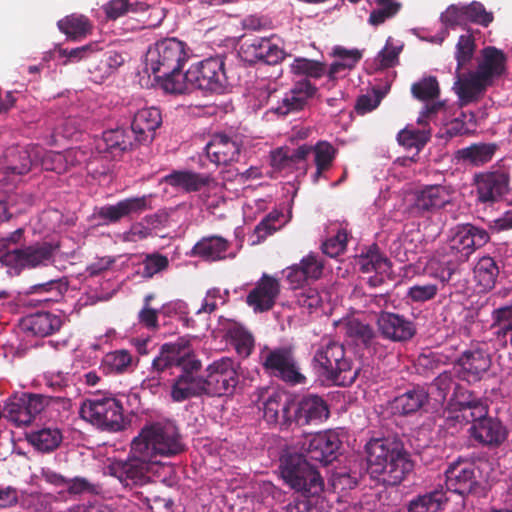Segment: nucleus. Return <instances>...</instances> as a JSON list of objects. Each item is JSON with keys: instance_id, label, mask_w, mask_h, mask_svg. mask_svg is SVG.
Wrapping results in <instances>:
<instances>
[{"instance_id": "nucleus-24", "label": "nucleus", "mask_w": 512, "mask_h": 512, "mask_svg": "<svg viewBox=\"0 0 512 512\" xmlns=\"http://www.w3.org/2000/svg\"><path fill=\"white\" fill-rule=\"evenodd\" d=\"M316 88L308 81L301 80L284 94L282 100L272 110L281 116L303 109L314 96Z\"/></svg>"}, {"instance_id": "nucleus-39", "label": "nucleus", "mask_w": 512, "mask_h": 512, "mask_svg": "<svg viewBox=\"0 0 512 512\" xmlns=\"http://www.w3.org/2000/svg\"><path fill=\"white\" fill-rule=\"evenodd\" d=\"M453 260L449 253H438L428 260L425 271L427 275L439 280L442 284L447 283L454 272Z\"/></svg>"}, {"instance_id": "nucleus-25", "label": "nucleus", "mask_w": 512, "mask_h": 512, "mask_svg": "<svg viewBox=\"0 0 512 512\" xmlns=\"http://www.w3.org/2000/svg\"><path fill=\"white\" fill-rule=\"evenodd\" d=\"M323 261L314 254H309L302 258L299 264L286 268L283 273L292 288L300 287L308 280H316L321 277L323 272Z\"/></svg>"}, {"instance_id": "nucleus-41", "label": "nucleus", "mask_w": 512, "mask_h": 512, "mask_svg": "<svg viewBox=\"0 0 512 512\" xmlns=\"http://www.w3.org/2000/svg\"><path fill=\"white\" fill-rule=\"evenodd\" d=\"M313 154L316 171L312 179L314 183H317L323 173L331 167L336 155V149L326 141H319L313 146Z\"/></svg>"}, {"instance_id": "nucleus-57", "label": "nucleus", "mask_w": 512, "mask_h": 512, "mask_svg": "<svg viewBox=\"0 0 512 512\" xmlns=\"http://www.w3.org/2000/svg\"><path fill=\"white\" fill-rule=\"evenodd\" d=\"M328 503L320 496L297 500L286 507V512H327Z\"/></svg>"}, {"instance_id": "nucleus-51", "label": "nucleus", "mask_w": 512, "mask_h": 512, "mask_svg": "<svg viewBox=\"0 0 512 512\" xmlns=\"http://www.w3.org/2000/svg\"><path fill=\"white\" fill-rule=\"evenodd\" d=\"M279 212H271L267 215L254 229L253 234L250 236L252 245L259 244L268 235L279 229L285 221L279 220Z\"/></svg>"}, {"instance_id": "nucleus-31", "label": "nucleus", "mask_w": 512, "mask_h": 512, "mask_svg": "<svg viewBox=\"0 0 512 512\" xmlns=\"http://www.w3.org/2000/svg\"><path fill=\"white\" fill-rule=\"evenodd\" d=\"M205 391L203 378L195 376L193 371H183L171 387V397L176 402H182Z\"/></svg>"}, {"instance_id": "nucleus-7", "label": "nucleus", "mask_w": 512, "mask_h": 512, "mask_svg": "<svg viewBox=\"0 0 512 512\" xmlns=\"http://www.w3.org/2000/svg\"><path fill=\"white\" fill-rule=\"evenodd\" d=\"M80 416L102 430L116 432L124 427L122 406L115 398L85 400L80 407Z\"/></svg>"}, {"instance_id": "nucleus-64", "label": "nucleus", "mask_w": 512, "mask_h": 512, "mask_svg": "<svg viewBox=\"0 0 512 512\" xmlns=\"http://www.w3.org/2000/svg\"><path fill=\"white\" fill-rule=\"evenodd\" d=\"M475 126V117L473 114L462 113L461 118L451 121L446 129L449 136L469 134Z\"/></svg>"}, {"instance_id": "nucleus-36", "label": "nucleus", "mask_w": 512, "mask_h": 512, "mask_svg": "<svg viewBox=\"0 0 512 512\" xmlns=\"http://www.w3.org/2000/svg\"><path fill=\"white\" fill-rule=\"evenodd\" d=\"M59 30L68 38L78 40L86 37L92 31L90 20L81 14H71L58 21Z\"/></svg>"}, {"instance_id": "nucleus-34", "label": "nucleus", "mask_w": 512, "mask_h": 512, "mask_svg": "<svg viewBox=\"0 0 512 512\" xmlns=\"http://www.w3.org/2000/svg\"><path fill=\"white\" fill-rule=\"evenodd\" d=\"M335 327L357 344L369 345L374 337L371 327L363 323L359 317L352 315L334 322Z\"/></svg>"}, {"instance_id": "nucleus-27", "label": "nucleus", "mask_w": 512, "mask_h": 512, "mask_svg": "<svg viewBox=\"0 0 512 512\" xmlns=\"http://www.w3.org/2000/svg\"><path fill=\"white\" fill-rule=\"evenodd\" d=\"M32 393L16 392L9 397L3 411L9 421L17 427H27L32 423Z\"/></svg>"}, {"instance_id": "nucleus-14", "label": "nucleus", "mask_w": 512, "mask_h": 512, "mask_svg": "<svg viewBox=\"0 0 512 512\" xmlns=\"http://www.w3.org/2000/svg\"><path fill=\"white\" fill-rule=\"evenodd\" d=\"M329 416L328 406L317 395H306L301 398L292 397L290 423L298 425L317 424Z\"/></svg>"}, {"instance_id": "nucleus-56", "label": "nucleus", "mask_w": 512, "mask_h": 512, "mask_svg": "<svg viewBox=\"0 0 512 512\" xmlns=\"http://www.w3.org/2000/svg\"><path fill=\"white\" fill-rule=\"evenodd\" d=\"M290 70L295 75H305L313 78H319L325 73L326 68L320 62L306 58H296L290 64Z\"/></svg>"}, {"instance_id": "nucleus-10", "label": "nucleus", "mask_w": 512, "mask_h": 512, "mask_svg": "<svg viewBox=\"0 0 512 512\" xmlns=\"http://www.w3.org/2000/svg\"><path fill=\"white\" fill-rule=\"evenodd\" d=\"M188 78L195 89L221 92L227 82L224 62L221 58L214 57L192 64L188 69Z\"/></svg>"}, {"instance_id": "nucleus-62", "label": "nucleus", "mask_w": 512, "mask_h": 512, "mask_svg": "<svg viewBox=\"0 0 512 512\" xmlns=\"http://www.w3.org/2000/svg\"><path fill=\"white\" fill-rule=\"evenodd\" d=\"M228 298V292H222L219 288H212L207 291L205 298L197 309L196 314L211 313L215 311L219 305H223Z\"/></svg>"}, {"instance_id": "nucleus-53", "label": "nucleus", "mask_w": 512, "mask_h": 512, "mask_svg": "<svg viewBox=\"0 0 512 512\" xmlns=\"http://www.w3.org/2000/svg\"><path fill=\"white\" fill-rule=\"evenodd\" d=\"M296 298L299 307L308 313H313L320 306L324 305V302L327 300V293L323 292L320 294L316 288L309 287L300 291Z\"/></svg>"}, {"instance_id": "nucleus-59", "label": "nucleus", "mask_w": 512, "mask_h": 512, "mask_svg": "<svg viewBox=\"0 0 512 512\" xmlns=\"http://www.w3.org/2000/svg\"><path fill=\"white\" fill-rule=\"evenodd\" d=\"M98 43H90L74 49L60 48L58 50L59 58L65 59L64 64L77 63L83 59L90 57L95 52L99 51Z\"/></svg>"}, {"instance_id": "nucleus-9", "label": "nucleus", "mask_w": 512, "mask_h": 512, "mask_svg": "<svg viewBox=\"0 0 512 512\" xmlns=\"http://www.w3.org/2000/svg\"><path fill=\"white\" fill-rule=\"evenodd\" d=\"M488 240L489 236L485 230L471 224L459 225L451 230L442 250L445 254L449 253L455 261L462 262Z\"/></svg>"}, {"instance_id": "nucleus-30", "label": "nucleus", "mask_w": 512, "mask_h": 512, "mask_svg": "<svg viewBox=\"0 0 512 512\" xmlns=\"http://www.w3.org/2000/svg\"><path fill=\"white\" fill-rule=\"evenodd\" d=\"M148 196L127 198L115 205H107L100 209L99 215L111 222H116L123 217L139 214L149 208Z\"/></svg>"}, {"instance_id": "nucleus-6", "label": "nucleus", "mask_w": 512, "mask_h": 512, "mask_svg": "<svg viewBox=\"0 0 512 512\" xmlns=\"http://www.w3.org/2000/svg\"><path fill=\"white\" fill-rule=\"evenodd\" d=\"M284 481L295 491L319 496L324 482L319 472L302 456L288 457L281 470Z\"/></svg>"}, {"instance_id": "nucleus-55", "label": "nucleus", "mask_w": 512, "mask_h": 512, "mask_svg": "<svg viewBox=\"0 0 512 512\" xmlns=\"http://www.w3.org/2000/svg\"><path fill=\"white\" fill-rule=\"evenodd\" d=\"M201 198L208 209L219 207L224 202L223 186L207 177L201 190Z\"/></svg>"}, {"instance_id": "nucleus-40", "label": "nucleus", "mask_w": 512, "mask_h": 512, "mask_svg": "<svg viewBox=\"0 0 512 512\" xmlns=\"http://www.w3.org/2000/svg\"><path fill=\"white\" fill-rule=\"evenodd\" d=\"M498 272L495 261L488 256L480 258L473 270L474 279L483 291L494 286Z\"/></svg>"}, {"instance_id": "nucleus-43", "label": "nucleus", "mask_w": 512, "mask_h": 512, "mask_svg": "<svg viewBox=\"0 0 512 512\" xmlns=\"http://www.w3.org/2000/svg\"><path fill=\"white\" fill-rule=\"evenodd\" d=\"M207 177L189 171L174 172L165 177L170 185L182 188L185 191H200L206 183Z\"/></svg>"}, {"instance_id": "nucleus-5", "label": "nucleus", "mask_w": 512, "mask_h": 512, "mask_svg": "<svg viewBox=\"0 0 512 512\" xmlns=\"http://www.w3.org/2000/svg\"><path fill=\"white\" fill-rule=\"evenodd\" d=\"M315 367L328 380L338 385L354 381L356 372L350 371V362L345 357L344 347L333 341L322 344L314 356Z\"/></svg>"}, {"instance_id": "nucleus-61", "label": "nucleus", "mask_w": 512, "mask_h": 512, "mask_svg": "<svg viewBox=\"0 0 512 512\" xmlns=\"http://www.w3.org/2000/svg\"><path fill=\"white\" fill-rule=\"evenodd\" d=\"M475 44L470 35H461L456 45L455 58L457 60V76L459 70L463 68L473 57Z\"/></svg>"}, {"instance_id": "nucleus-38", "label": "nucleus", "mask_w": 512, "mask_h": 512, "mask_svg": "<svg viewBox=\"0 0 512 512\" xmlns=\"http://www.w3.org/2000/svg\"><path fill=\"white\" fill-rule=\"evenodd\" d=\"M132 147L130 137L126 135L123 129L108 130L97 142V150L99 153L109 152L113 156L115 151H125Z\"/></svg>"}, {"instance_id": "nucleus-52", "label": "nucleus", "mask_w": 512, "mask_h": 512, "mask_svg": "<svg viewBox=\"0 0 512 512\" xmlns=\"http://www.w3.org/2000/svg\"><path fill=\"white\" fill-rule=\"evenodd\" d=\"M132 362L130 353L126 350H117L106 354L101 367L105 373H119L125 371Z\"/></svg>"}, {"instance_id": "nucleus-22", "label": "nucleus", "mask_w": 512, "mask_h": 512, "mask_svg": "<svg viewBox=\"0 0 512 512\" xmlns=\"http://www.w3.org/2000/svg\"><path fill=\"white\" fill-rule=\"evenodd\" d=\"M452 201V191L442 185H430L415 192L412 210L415 213L433 212Z\"/></svg>"}, {"instance_id": "nucleus-63", "label": "nucleus", "mask_w": 512, "mask_h": 512, "mask_svg": "<svg viewBox=\"0 0 512 512\" xmlns=\"http://www.w3.org/2000/svg\"><path fill=\"white\" fill-rule=\"evenodd\" d=\"M438 290V286L433 283L416 284L408 289L407 297L412 302H426L433 299Z\"/></svg>"}, {"instance_id": "nucleus-32", "label": "nucleus", "mask_w": 512, "mask_h": 512, "mask_svg": "<svg viewBox=\"0 0 512 512\" xmlns=\"http://www.w3.org/2000/svg\"><path fill=\"white\" fill-rule=\"evenodd\" d=\"M488 354L480 349L468 350L458 360V366L463 376L468 380H477L490 367Z\"/></svg>"}, {"instance_id": "nucleus-44", "label": "nucleus", "mask_w": 512, "mask_h": 512, "mask_svg": "<svg viewBox=\"0 0 512 512\" xmlns=\"http://www.w3.org/2000/svg\"><path fill=\"white\" fill-rule=\"evenodd\" d=\"M360 270L364 273L375 272L377 275L383 277L390 272V263L377 249H371L366 255H363L358 260Z\"/></svg>"}, {"instance_id": "nucleus-46", "label": "nucleus", "mask_w": 512, "mask_h": 512, "mask_svg": "<svg viewBox=\"0 0 512 512\" xmlns=\"http://www.w3.org/2000/svg\"><path fill=\"white\" fill-rule=\"evenodd\" d=\"M227 335L239 356L245 358L251 354L254 347V339L241 325L237 323L231 324Z\"/></svg>"}, {"instance_id": "nucleus-21", "label": "nucleus", "mask_w": 512, "mask_h": 512, "mask_svg": "<svg viewBox=\"0 0 512 512\" xmlns=\"http://www.w3.org/2000/svg\"><path fill=\"white\" fill-rule=\"evenodd\" d=\"M291 399L292 397L286 395L283 391L267 390L262 395V405L260 407L263 410L265 421L268 424H276L282 420L284 424H289Z\"/></svg>"}, {"instance_id": "nucleus-3", "label": "nucleus", "mask_w": 512, "mask_h": 512, "mask_svg": "<svg viewBox=\"0 0 512 512\" xmlns=\"http://www.w3.org/2000/svg\"><path fill=\"white\" fill-rule=\"evenodd\" d=\"M507 69V57L504 52L493 46L480 51L477 68L467 74L458 75L454 90L461 106L477 101L495 78L502 76Z\"/></svg>"}, {"instance_id": "nucleus-2", "label": "nucleus", "mask_w": 512, "mask_h": 512, "mask_svg": "<svg viewBox=\"0 0 512 512\" xmlns=\"http://www.w3.org/2000/svg\"><path fill=\"white\" fill-rule=\"evenodd\" d=\"M368 472L386 485H397L405 478L413 464L400 442L392 439H372L366 446Z\"/></svg>"}, {"instance_id": "nucleus-48", "label": "nucleus", "mask_w": 512, "mask_h": 512, "mask_svg": "<svg viewBox=\"0 0 512 512\" xmlns=\"http://www.w3.org/2000/svg\"><path fill=\"white\" fill-rule=\"evenodd\" d=\"M162 80V87L166 92L170 93H185L195 89L192 81L188 78V70L181 73L180 69L171 71L168 74H160Z\"/></svg>"}, {"instance_id": "nucleus-17", "label": "nucleus", "mask_w": 512, "mask_h": 512, "mask_svg": "<svg viewBox=\"0 0 512 512\" xmlns=\"http://www.w3.org/2000/svg\"><path fill=\"white\" fill-rule=\"evenodd\" d=\"M243 50L249 61L260 60L270 65L281 62L287 56L281 39L275 35L254 39Z\"/></svg>"}, {"instance_id": "nucleus-12", "label": "nucleus", "mask_w": 512, "mask_h": 512, "mask_svg": "<svg viewBox=\"0 0 512 512\" xmlns=\"http://www.w3.org/2000/svg\"><path fill=\"white\" fill-rule=\"evenodd\" d=\"M264 367L274 376H277L291 384L304 382L305 377L299 372V368L288 349L279 348L262 353Z\"/></svg>"}, {"instance_id": "nucleus-50", "label": "nucleus", "mask_w": 512, "mask_h": 512, "mask_svg": "<svg viewBox=\"0 0 512 512\" xmlns=\"http://www.w3.org/2000/svg\"><path fill=\"white\" fill-rule=\"evenodd\" d=\"M62 325L61 317L51 312L34 313V335L48 336Z\"/></svg>"}, {"instance_id": "nucleus-11", "label": "nucleus", "mask_w": 512, "mask_h": 512, "mask_svg": "<svg viewBox=\"0 0 512 512\" xmlns=\"http://www.w3.org/2000/svg\"><path fill=\"white\" fill-rule=\"evenodd\" d=\"M238 365L228 357L214 361L207 368L205 391L217 395L231 393L238 384Z\"/></svg>"}, {"instance_id": "nucleus-1", "label": "nucleus", "mask_w": 512, "mask_h": 512, "mask_svg": "<svg viewBox=\"0 0 512 512\" xmlns=\"http://www.w3.org/2000/svg\"><path fill=\"white\" fill-rule=\"evenodd\" d=\"M182 450L183 445L172 424H148L133 439L127 460L109 459L103 471L116 477L125 487L144 486L157 472L160 457H171Z\"/></svg>"}, {"instance_id": "nucleus-45", "label": "nucleus", "mask_w": 512, "mask_h": 512, "mask_svg": "<svg viewBox=\"0 0 512 512\" xmlns=\"http://www.w3.org/2000/svg\"><path fill=\"white\" fill-rule=\"evenodd\" d=\"M426 401L427 393L416 389L396 397L393 401V409L401 414H409L416 412Z\"/></svg>"}, {"instance_id": "nucleus-54", "label": "nucleus", "mask_w": 512, "mask_h": 512, "mask_svg": "<svg viewBox=\"0 0 512 512\" xmlns=\"http://www.w3.org/2000/svg\"><path fill=\"white\" fill-rule=\"evenodd\" d=\"M378 8L370 14L368 22L377 26L393 17L400 10L401 4L396 0H377Z\"/></svg>"}, {"instance_id": "nucleus-15", "label": "nucleus", "mask_w": 512, "mask_h": 512, "mask_svg": "<svg viewBox=\"0 0 512 512\" xmlns=\"http://www.w3.org/2000/svg\"><path fill=\"white\" fill-rule=\"evenodd\" d=\"M443 109V102L427 104L417 118V123L421 128L406 127L401 130L397 136L398 142L407 148H416L417 150L422 148L430 138L428 124L434 121L436 115Z\"/></svg>"}, {"instance_id": "nucleus-37", "label": "nucleus", "mask_w": 512, "mask_h": 512, "mask_svg": "<svg viewBox=\"0 0 512 512\" xmlns=\"http://www.w3.org/2000/svg\"><path fill=\"white\" fill-rule=\"evenodd\" d=\"M496 149L497 146L495 144H473L469 147L458 150L456 152V157L469 164L479 166L489 162L495 154Z\"/></svg>"}, {"instance_id": "nucleus-13", "label": "nucleus", "mask_w": 512, "mask_h": 512, "mask_svg": "<svg viewBox=\"0 0 512 512\" xmlns=\"http://www.w3.org/2000/svg\"><path fill=\"white\" fill-rule=\"evenodd\" d=\"M488 413L487 406L471 395H457L445 411L446 420L451 424L477 423Z\"/></svg>"}, {"instance_id": "nucleus-16", "label": "nucleus", "mask_w": 512, "mask_h": 512, "mask_svg": "<svg viewBox=\"0 0 512 512\" xmlns=\"http://www.w3.org/2000/svg\"><path fill=\"white\" fill-rule=\"evenodd\" d=\"M340 439L335 431H324L305 437L302 449L314 461L328 464L336 458Z\"/></svg>"}, {"instance_id": "nucleus-29", "label": "nucleus", "mask_w": 512, "mask_h": 512, "mask_svg": "<svg viewBox=\"0 0 512 512\" xmlns=\"http://www.w3.org/2000/svg\"><path fill=\"white\" fill-rule=\"evenodd\" d=\"M239 153V144L225 135H216L206 145L207 157L216 165L237 160Z\"/></svg>"}, {"instance_id": "nucleus-47", "label": "nucleus", "mask_w": 512, "mask_h": 512, "mask_svg": "<svg viewBox=\"0 0 512 512\" xmlns=\"http://www.w3.org/2000/svg\"><path fill=\"white\" fill-rule=\"evenodd\" d=\"M446 500L444 492L435 490L411 501L408 510L409 512H438Z\"/></svg>"}, {"instance_id": "nucleus-19", "label": "nucleus", "mask_w": 512, "mask_h": 512, "mask_svg": "<svg viewBox=\"0 0 512 512\" xmlns=\"http://www.w3.org/2000/svg\"><path fill=\"white\" fill-rule=\"evenodd\" d=\"M279 294V281L272 276L263 274L247 295V304L255 312L268 311L274 306Z\"/></svg>"}, {"instance_id": "nucleus-58", "label": "nucleus", "mask_w": 512, "mask_h": 512, "mask_svg": "<svg viewBox=\"0 0 512 512\" xmlns=\"http://www.w3.org/2000/svg\"><path fill=\"white\" fill-rule=\"evenodd\" d=\"M411 92L415 98L426 101L438 96L439 85L436 78L427 77L414 83L411 87Z\"/></svg>"}, {"instance_id": "nucleus-35", "label": "nucleus", "mask_w": 512, "mask_h": 512, "mask_svg": "<svg viewBox=\"0 0 512 512\" xmlns=\"http://www.w3.org/2000/svg\"><path fill=\"white\" fill-rule=\"evenodd\" d=\"M470 431L476 440L484 444H498L505 439V429L502 424L486 416L474 423Z\"/></svg>"}, {"instance_id": "nucleus-4", "label": "nucleus", "mask_w": 512, "mask_h": 512, "mask_svg": "<svg viewBox=\"0 0 512 512\" xmlns=\"http://www.w3.org/2000/svg\"><path fill=\"white\" fill-rule=\"evenodd\" d=\"M186 45L176 38H165L150 46L146 52L145 71L160 79V74L178 70L187 60Z\"/></svg>"}, {"instance_id": "nucleus-18", "label": "nucleus", "mask_w": 512, "mask_h": 512, "mask_svg": "<svg viewBox=\"0 0 512 512\" xmlns=\"http://www.w3.org/2000/svg\"><path fill=\"white\" fill-rule=\"evenodd\" d=\"M447 490L464 495L470 493L477 484L475 464L469 461L452 463L445 473Z\"/></svg>"}, {"instance_id": "nucleus-23", "label": "nucleus", "mask_w": 512, "mask_h": 512, "mask_svg": "<svg viewBox=\"0 0 512 512\" xmlns=\"http://www.w3.org/2000/svg\"><path fill=\"white\" fill-rule=\"evenodd\" d=\"M24 229L18 228L14 230L9 237H0V260L7 266L18 271L23 268L32 267V247L28 246L24 249L9 250L11 244H17L23 237Z\"/></svg>"}, {"instance_id": "nucleus-49", "label": "nucleus", "mask_w": 512, "mask_h": 512, "mask_svg": "<svg viewBox=\"0 0 512 512\" xmlns=\"http://www.w3.org/2000/svg\"><path fill=\"white\" fill-rule=\"evenodd\" d=\"M62 441L59 429L47 427L34 433V448L41 452H50L56 449Z\"/></svg>"}, {"instance_id": "nucleus-28", "label": "nucleus", "mask_w": 512, "mask_h": 512, "mask_svg": "<svg viewBox=\"0 0 512 512\" xmlns=\"http://www.w3.org/2000/svg\"><path fill=\"white\" fill-rule=\"evenodd\" d=\"M377 324L382 335L393 341H406L415 334L413 323L398 314L382 312Z\"/></svg>"}, {"instance_id": "nucleus-20", "label": "nucleus", "mask_w": 512, "mask_h": 512, "mask_svg": "<svg viewBox=\"0 0 512 512\" xmlns=\"http://www.w3.org/2000/svg\"><path fill=\"white\" fill-rule=\"evenodd\" d=\"M478 200L493 203L508 192L509 178L504 172H486L475 176Z\"/></svg>"}, {"instance_id": "nucleus-60", "label": "nucleus", "mask_w": 512, "mask_h": 512, "mask_svg": "<svg viewBox=\"0 0 512 512\" xmlns=\"http://www.w3.org/2000/svg\"><path fill=\"white\" fill-rule=\"evenodd\" d=\"M80 134L79 122L76 118L64 119L61 124L57 127L56 131L51 136V139L47 140L48 144L59 143L61 139L68 140L77 138Z\"/></svg>"}, {"instance_id": "nucleus-42", "label": "nucleus", "mask_w": 512, "mask_h": 512, "mask_svg": "<svg viewBox=\"0 0 512 512\" xmlns=\"http://www.w3.org/2000/svg\"><path fill=\"white\" fill-rule=\"evenodd\" d=\"M310 152H313V147L306 145L298 147L291 153L286 149L280 148L272 153L271 165L278 170L289 168L295 163L306 159Z\"/></svg>"}, {"instance_id": "nucleus-33", "label": "nucleus", "mask_w": 512, "mask_h": 512, "mask_svg": "<svg viewBox=\"0 0 512 512\" xmlns=\"http://www.w3.org/2000/svg\"><path fill=\"white\" fill-rule=\"evenodd\" d=\"M193 254L209 261L234 258L236 253L229 252V243L219 236L206 237L193 248Z\"/></svg>"}, {"instance_id": "nucleus-26", "label": "nucleus", "mask_w": 512, "mask_h": 512, "mask_svg": "<svg viewBox=\"0 0 512 512\" xmlns=\"http://www.w3.org/2000/svg\"><path fill=\"white\" fill-rule=\"evenodd\" d=\"M161 123L162 117L159 109L148 107L137 111L131 124L135 141L140 144L150 143L154 139L155 130Z\"/></svg>"}, {"instance_id": "nucleus-8", "label": "nucleus", "mask_w": 512, "mask_h": 512, "mask_svg": "<svg viewBox=\"0 0 512 512\" xmlns=\"http://www.w3.org/2000/svg\"><path fill=\"white\" fill-rule=\"evenodd\" d=\"M172 367H180L185 372L197 371L200 368V362L196 359L188 338L183 337L173 343L164 344L152 363V369L156 372Z\"/></svg>"}]
</instances>
